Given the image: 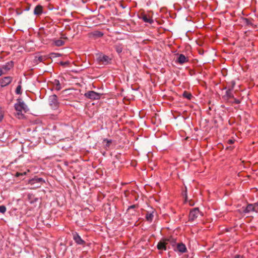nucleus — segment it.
Masks as SVG:
<instances>
[{"label":"nucleus","mask_w":258,"mask_h":258,"mask_svg":"<svg viewBox=\"0 0 258 258\" xmlns=\"http://www.w3.org/2000/svg\"><path fill=\"white\" fill-rule=\"evenodd\" d=\"M17 102L15 104V109L17 111L16 116L19 119H22L25 117L24 114L23 113V111L24 113L27 112L28 111V108L25 103L20 98L17 100Z\"/></svg>","instance_id":"nucleus-1"},{"label":"nucleus","mask_w":258,"mask_h":258,"mask_svg":"<svg viewBox=\"0 0 258 258\" xmlns=\"http://www.w3.org/2000/svg\"><path fill=\"white\" fill-rule=\"evenodd\" d=\"M44 182L45 180L42 178L35 177L29 180L28 184L32 186L31 188L35 189L40 187Z\"/></svg>","instance_id":"nucleus-2"},{"label":"nucleus","mask_w":258,"mask_h":258,"mask_svg":"<svg viewBox=\"0 0 258 258\" xmlns=\"http://www.w3.org/2000/svg\"><path fill=\"white\" fill-rule=\"evenodd\" d=\"M173 240V239L172 237H170L168 238H164L160 240L158 244L157 248L159 250H166V245L169 242H172Z\"/></svg>","instance_id":"nucleus-3"},{"label":"nucleus","mask_w":258,"mask_h":258,"mask_svg":"<svg viewBox=\"0 0 258 258\" xmlns=\"http://www.w3.org/2000/svg\"><path fill=\"white\" fill-rule=\"evenodd\" d=\"M48 101L49 105L52 109H55L58 107L59 102H58L57 97L56 95L50 96Z\"/></svg>","instance_id":"nucleus-4"},{"label":"nucleus","mask_w":258,"mask_h":258,"mask_svg":"<svg viewBox=\"0 0 258 258\" xmlns=\"http://www.w3.org/2000/svg\"><path fill=\"white\" fill-rule=\"evenodd\" d=\"M85 96L92 100H97L100 98V94L93 91H89L85 93Z\"/></svg>","instance_id":"nucleus-5"},{"label":"nucleus","mask_w":258,"mask_h":258,"mask_svg":"<svg viewBox=\"0 0 258 258\" xmlns=\"http://www.w3.org/2000/svg\"><path fill=\"white\" fill-rule=\"evenodd\" d=\"M200 212L198 208H194L190 211L189 220L192 221L196 219L200 215Z\"/></svg>","instance_id":"nucleus-6"},{"label":"nucleus","mask_w":258,"mask_h":258,"mask_svg":"<svg viewBox=\"0 0 258 258\" xmlns=\"http://www.w3.org/2000/svg\"><path fill=\"white\" fill-rule=\"evenodd\" d=\"M11 77H5L0 79V87H4L10 84L12 81Z\"/></svg>","instance_id":"nucleus-7"},{"label":"nucleus","mask_w":258,"mask_h":258,"mask_svg":"<svg viewBox=\"0 0 258 258\" xmlns=\"http://www.w3.org/2000/svg\"><path fill=\"white\" fill-rule=\"evenodd\" d=\"M73 239L76 243L79 245H84L85 242L76 232L73 233Z\"/></svg>","instance_id":"nucleus-8"},{"label":"nucleus","mask_w":258,"mask_h":258,"mask_svg":"<svg viewBox=\"0 0 258 258\" xmlns=\"http://www.w3.org/2000/svg\"><path fill=\"white\" fill-rule=\"evenodd\" d=\"M232 89L233 87L231 89H228L226 91L225 94L223 96V98L224 100L229 102L230 99L233 98L234 96L232 92Z\"/></svg>","instance_id":"nucleus-9"},{"label":"nucleus","mask_w":258,"mask_h":258,"mask_svg":"<svg viewBox=\"0 0 258 258\" xmlns=\"http://www.w3.org/2000/svg\"><path fill=\"white\" fill-rule=\"evenodd\" d=\"M88 36L90 38L96 39L102 37L103 36V33L99 31H94L89 33Z\"/></svg>","instance_id":"nucleus-10"},{"label":"nucleus","mask_w":258,"mask_h":258,"mask_svg":"<svg viewBox=\"0 0 258 258\" xmlns=\"http://www.w3.org/2000/svg\"><path fill=\"white\" fill-rule=\"evenodd\" d=\"M98 60L99 62L102 63L108 64L111 60V59L109 56L105 55H100L98 57Z\"/></svg>","instance_id":"nucleus-11"},{"label":"nucleus","mask_w":258,"mask_h":258,"mask_svg":"<svg viewBox=\"0 0 258 258\" xmlns=\"http://www.w3.org/2000/svg\"><path fill=\"white\" fill-rule=\"evenodd\" d=\"M140 18L142 19L145 23H148L150 24L154 22L153 20L149 16H147V15H145L143 13L141 14Z\"/></svg>","instance_id":"nucleus-12"},{"label":"nucleus","mask_w":258,"mask_h":258,"mask_svg":"<svg viewBox=\"0 0 258 258\" xmlns=\"http://www.w3.org/2000/svg\"><path fill=\"white\" fill-rule=\"evenodd\" d=\"M255 203L254 204H248L246 207L243 210V213H248L250 212H255Z\"/></svg>","instance_id":"nucleus-13"},{"label":"nucleus","mask_w":258,"mask_h":258,"mask_svg":"<svg viewBox=\"0 0 258 258\" xmlns=\"http://www.w3.org/2000/svg\"><path fill=\"white\" fill-rule=\"evenodd\" d=\"M188 61V58L185 57L183 54H179L177 59V62L181 64L187 62Z\"/></svg>","instance_id":"nucleus-14"},{"label":"nucleus","mask_w":258,"mask_h":258,"mask_svg":"<svg viewBox=\"0 0 258 258\" xmlns=\"http://www.w3.org/2000/svg\"><path fill=\"white\" fill-rule=\"evenodd\" d=\"M42 12L43 7L40 5H37L34 10V14L35 15L39 16L42 13Z\"/></svg>","instance_id":"nucleus-15"},{"label":"nucleus","mask_w":258,"mask_h":258,"mask_svg":"<svg viewBox=\"0 0 258 258\" xmlns=\"http://www.w3.org/2000/svg\"><path fill=\"white\" fill-rule=\"evenodd\" d=\"M14 66L13 61H10L2 66V69L6 71L10 70Z\"/></svg>","instance_id":"nucleus-16"},{"label":"nucleus","mask_w":258,"mask_h":258,"mask_svg":"<svg viewBox=\"0 0 258 258\" xmlns=\"http://www.w3.org/2000/svg\"><path fill=\"white\" fill-rule=\"evenodd\" d=\"M177 249L178 251L184 253L186 251V247L184 244L180 243L177 245Z\"/></svg>","instance_id":"nucleus-17"},{"label":"nucleus","mask_w":258,"mask_h":258,"mask_svg":"<svg viewBox=\"0 0 258 258\" xmlns=\"http://www.w3.org/2000/svg\"><path fill=\"white\" fill-rule=\"evenodd\" d=\"M153 213H154V211H152V212H147L146 214V219L147 220V221H149V222H152L153 219V217H154V215H153Z\"/></svg>","instance_id":"nucleus-18"},{"label":"nucleus","mask_w":258,"mask_h":258,"mask_svg":"<svg viewBox=\"0 0 258 258\" xmlns=\"http://www.w3.org/2000/svg\"><path fill=\"white\" fill-rule=\"evenodd\" d=\"M53 43L56 46H61L64 45V42L60 39H56L53 40Z\"/></svg>","instance_id":"nucleus-19"},{"label":"nucleus","mask_w":258,"mask_h":258,"mask_svg":"<svg viewBox=\"0 0 258 258\" xmlns=\"http://www.w3.org/2000/svg\"><path fill=\"white\" fill-rule=\"evenodd\" d=\"M182 96L184 98H186L188 100H190L192 97L190 93L186 91H184Z\"/></svg>","instance_id":"nucleus-20"},{"label":"nucleus","mask_w":258,"mask_h":258,"mask_svg":"<svg viewBox=\"0 0 258 258\" xmlns=\"http://www.w3.org/2000/svg\"><path fill=\"white\" fill-rule=\"evenodd\" d=\"M114 47H115V49L116 52L118 53H120L122 52V49H123L122 44H117V45H115Z\"/></svg>","instance_id":"nucleus-21"},{"label":"nucleus","mask_w":258,"mask_h":258,"mask_svg":"<svg viewBox=\"0 0 258 258\" xmlns=\"http://www.w3.org/2000/svg\"><path fill=\"white\" fill-rule=\"evenodd\" d=\"M53 83L55 85V89L57 91L60 90L61 86L59 81L57 80H55Z\"/></svg>","instance_id":"nucleus-22"},{"label":"nucleus","mask_w":258,"mask_h":258,"mask_svg":"<svg viewBox=\"0 0 258 258\" xmlns=\"http://www.w3.org/2000/svg\"><path fill=\"white\" fill-rule=\"evenodd\" d=\"M20 83V85H19L16 88V93L17 94H21L22 93V91H21V89H22V87H21V85H20V84H21V81H20L19 82Z\"/></svg>","instance_id":"nucleus-23"},{"label":"nucleus","mask_w":258,"mask_h":258,"mask_svg":"<svg viewBox=\"0 0 258 258\" xmlns=\"http://www.w3.org/2000/svg\"><path fill=\"white\" fill-rule=\"evenodd\" d=\"M232 99H233V101L230 100V101L229 102H230V103H232V104L235 103L237 104H238L240 103V101L239 99H237L234 97Z\"/></svg>","instance_id":"nucleus-24"},{"label":"nucleus","mask_w":258,"mask_h":258,"mask_svg":"<svg viewBox=\"0 0 258 258\" xmlns=\"http://www.w3.org/2000/svg\"><path fill=\"white\" fill-rule=\"evenodd\" d=\"M6 211V208L5 206H0V212L1 213H5Z\"/></svg>","instance_id":"nucleus-25"},{"label":"nucleus","mask_w":258,"mask_h":258,"mask_svg":"<svg viewBox=\"0 0 258 258\" xmlns=\"http://www.w3.org/2000/svg\"><path fill=\"white\" fill-rule=\"evenodd\" d=\"M103 142H106V146L108 147L110 146V144L111 143L112 141L111 140H108L107 139H104Z\"/></svg>","instance_id":"nucleus-26"},{"label":"nucleus","mask_w":258,"mask_h":258,"mask_svg":"<svg viewBox=\"0 0 258 258\" xmlns=\"http://www.w3.org/2000/svg\"><path fill=\"white\" fill-rule=\"evenodd\" d=\"M138 208V205H133L128 207V208L127 209V211H129L131 209H136V208Z\"/></svg>","instance_id":"nucleus-27"},{"label":"nucleus","mask_w":258,"mask_h":258,"mask_svg":"<svg viewBox=\"0 0 258 258\" xmlns=\"http://www.w3.org/2000/svg\"><path fill=\"white\" fill-rule=\"evenodd\" d=\"M4 118V113L2 109V108L0 107V121H1Z\"/></svg>","instance_id":"nucleus-28"},{"label":"nucleus","mask_w":258,"mask_h":258,"mask_svg":"<svg viewBox=\"0 0 258 258\" xmlns=\"http://www.w3.org/2000/svg\"><path fill=\"white\" fill-rule=\"evenodd\" d=\"M26 174V173L25 172H24V173H19V172H17L16 173V176L17 177H19L21 175H25Z\"/></svg>","instance_id":"nucleus-29"},{"label":"nucleus","mask_w":258,"mask_h":258,"mask_svg":"<svg viewBox=\"0 0 258 258\" xmlns=\"http://www.w3.org/2000/svg\"><path fill=\"white\" fill-rule=\"evenodd\" d=\"M60 64L61 66H66V65H68L69 64V62H68V61H65V62L61 61V62H60Z\"/></svg>","instance_id":"nucleus-30"},{"label":"nucleus","mask_w":258,"mask_h":258,"mask_svg":"<svg viewBox=\"0 0 258 258\" xmlns=\"http://www.w3.org/2000/svg\"><path fill=\"white\" fill-rule=\"evenodd\" d=\"M228 144H233V143H234V141H233V140H231V139H230V140H229L228 141Z\"/></svg>","instance_id":"nucleus-31"},{"label":"nucleus","mask_w":258,"mask_h":258,"mask_svg":"<svg viewBox=\"0 0 258 258\" xmlns=\"http://www.w3.org/2000/svg\"><path fill=\"white\" fill-rule=\"evenodd\" d=\"M234 258H242V256L237 254L236 255Z\"/></svg>","instance_id":"nucleus-32"},{"label":"nucleus","mask_w":258,"mask_h":258,"mask_svg":"<svg viewBox=\"0 0 258 258\" xmlns=\"http://www.w3.org/2000/svg\"><path fill=\"white\" fill-rule=\"evenodd\" d=\"M3 74V72L2 69H0V76Z\"/></svg>","instance_id":"nucleus-33"},{"label":"nucleus","mask_w":258,"mask_h":258,"mask_svg":"<svg viewBox=\"0 0 258 258\" xmlns=\"http://www.w3.org/2000/svg\"><path fill=\"white\" fill-rule=\"evenodd\" d=\"M52 55L54 54L55 55V56H59V54H58V53H52Z\"/></svg>","instance_id":"nucleus-34"},{"label":"nucleus","mask_w":258,"mask_h":258,"mask_svg":"<svg viewBox=\"0 0 258 258\" xmlns=\"http://www.w3.org/2000/svg\"><path fill=\"white\" fill-rule=\"evenodd\" d=\"M245 21H246V23H247V24H248V22H249V20H248V19H245Z\"/></svg>","instance_id":"nucleus-35"},{"label":"nucleus","mask_w":258,"mask_h":258,"mask_svg":"<svg viewBox=\"0 0 258 258\" xmlns=\"http://www.w3.org/2000/svg\"><path fill=\"white\" fill-rule=\"evenodd\" d=\"M62 38H64V39H67V38L65 36H62Z\"/></svg>","instance_id":"nucleus-36"},{"label":"nucleus","mask_w":258,"mask_h":258,"mask_svg":"<svg viewBox=\"0 0 258 258\" xmlns=\"http://www.w3.org/2000/svg\"><path fill=\"white\" fill-rule=\"evenodd\" d=\"M185 195L186 196V190L185 191Z\"/></svg>","instance_id":"nucleus-37"}]
</instances>
